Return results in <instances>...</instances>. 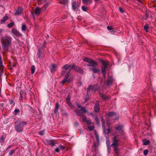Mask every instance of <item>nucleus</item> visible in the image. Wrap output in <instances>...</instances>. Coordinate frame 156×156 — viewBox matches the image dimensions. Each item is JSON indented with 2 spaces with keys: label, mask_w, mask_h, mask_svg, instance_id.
Returning a JSON list of instances; mask_svg holds the SVG:
<instances>
[{
  "label": "nucleus",
  "mask_w": 156,
  "mask_h": 156,
  "mask_svg": "<svg viewBox=\"0 0 156 156\" xmlns=\"http://www.w3.org/2000/svg\"><path fill=\"white\" fill-rule=\"evenodd\" d=\"M149 17V14L147 13H146L144 16L143 17V18L145 20H147Z\"/></svg>",
  "instance_id": "34"
},
{
  "label": "nucleus",
  "mask_w": 156,
  "mask_h": 156,
  "mask_svg": "<svg viewBox=\"0 0 156 156\" xmlns=\"http://www.w3.org/2000/svg\"><path fill=\"white\" fill-rule=\"evenodd\" d=\"M73 70L75 71H78L79 73H83V70L80 67L76 66L75 65L71 66L70 70Z\"/></svg>",
  "instance_id": "5"
},
{
  "label": "nucleus",
  "mask_w": 156,
  "mask_h": 156,
  "mask_svg": "<svg viewBox=\"0 0 156 156\" xmlns=\"http://www.w3.org/2000/svg\"><path fill=\"white\" fill-rule=\"evenodd\" d=\"M107 28L108 30H112V28L108 26L107 27Z\"/></svg>",
  "instance_id": "57"
},
{
  "label": "nucleus",
  "mask_w": 156,
  "mask_h": 156,
  "mask_svg": "<svg viewBox=\"0 0 156 156\" xmlns=\"http://www.w3.org/2000/svg\"><path fill=\"white\" fill-rule=\"evenodd\" d=\"M119 10L121 12H124V11L121 7L119 8Z\"/></svg>",
  "instance_id": "59"
},
{
  "label": "nucleus",
  "mask_w": 156,
  "mask_h": 156,
  "mask_svg": "<svg viewBox=\"0 0 156 156\" xmlns=\"http://www.w3.org/2000/svg\"><path fill=\"white\" fill-rule=\"evenodd\" d=\"M100 70L99 69H97L95 68H93V72L94 73H99Z\"/></svg>",
  "instance_id": "27"
},
{
  "label": "nucleus",
  "mask_w": 156,
  "mask_h": 156,
  "mask_svg": "<svg viewBox=\"0 0 156 156\" xmlns=\"http://www.w3.org/2000/svg\"><path fill=\"white\" fill-rule=\"evenodd\" d=\"M1 140H2V142H4V139H3V137L2 136L1 137Z\"/></svg>",
  "instance_id": "62"
},
{
  "label": "nucleus",
  "mask_w": 156,
  "mask_h": 156,
  "mask_svg": "<svg viewBox=\"0 0 156 156\" xmlns=\"http://www.w3.org/2000/svg\"><path fill=\"white\" fill-rule=\"evenodd\" d=\"M66 101H70V97L69 96V94H68L66 98Z\"/></svg>",
  "instance_id": "46"
},
{
  "label": "nucleus",
  "mask_w": 156,
  "mask_h": 156,
  "mask_svg": "<svg viewBox=\"0 0 156 156\" xmlns=\"http://www.w3.org/2000/svg\"><path fill=\"white\" fill-rule=\"evenodd\" d=\"M115 80L113 77L110 75H108L107 80L106 82V85L108 86H110L112 85V83Z\"/></svg>",
  "instance_id": "6"
},
{
  "label": "nucleus",
  "mask_w": 156,
  "mask_h": 156,
  "mask_svg": "<svg viewBox=\"0 0 156 156\" xmlns=\"http://www.w3.org/2000/svg\"><path fill=\"white\" fill-rule=\"evenodd\" d=\"M59 147H57L55 149V152H58L59 151Z\"/></svg>",
  "instance_id": "52"
},
{
  "label": "nucleus",
  "mask_w": 156,
  "mask_h": 156,
  "mask_svg": "<svg viewBox=\"0 0 156 156\" xmlns=\"http://www.w3.org/2000/svg\"><path fill=\"white\" fill-rule=\"evenodd\" d=\"M41 2L44 5L41 9L42 11L44 12L46 10L48 6L49 3L47 0H41Z\"/></svg>",
  "instance_id": "7"
},
{
  "label": "nucleus",
  "mask_w": 156,
  "mask_h": 156,
  "mask_svg": "<svg viewBox=\"0 0 156 156\" xmlns=\"http://www.w3.org/2000/svg\"><path fill=\"white\" fill-rule=\"evenodd\" d=\"M82 1L83 3H87L90 4L92 2V0H82Z\"/></svg>",
  "instance_id": "26"
},
{
  "label": "nucleus",
  "mask_w": 156,
  "mask_h": 156,
  "mask_svg": "<svg viewBox=\"0 0 156 156\" xmlns=\"http://www.w3.org/2000/svg\"><path fill=\"white\" fill-rule=\"evenodd\" d=\"M70 73V70H69V71H68V72H67L66 75L65 76V78L66 79H67L69 77V74Z\"/></svg>",
  "instance_id": "29"
},
{
  "label": "nucleus",
  "mask_w": 156,
  "mask_h": 156,
  "mask_svg": "<svg viewBox=\"0 0 156 156\" xmlns=\"http://www.w3.org/2000/svg\"><path fill=\"white\" fill-rule=\"evenodd\" d=\"M59 148L60 149L63 150L66 147L64 146H63L61 145L59 146Z\"/></svg>",
  "instance_id": "43"
},
{
  "label": "nucleus",
  "mask_w": 156,
  "mask_h": 156,
  "mask_svg": "<svg viewBox=\"0 0 156 156\" xmlns=\"http://www.w3.org/2000/svg\"><path fill=\"white\" fill-rule=\"evenodd\" d=\"M31 73L33 74L35 72V67L34 66H32L31 67Z\"/></svg>",
  "instance_id": "33"
},
{
  "label": "nucleus",
  "mask_w": 156,
  "mask_h": 156,
  "mask_svg": "<svg viewBox=\"0 0 156 156\" xmlns=\"http://www.w3.org/2000/svg\"><path fill=\"white\" fill-rule=\"evenodd\" d=\"M14 25V22H11L7 24V26L9 28H11L13 27Z\"/></svg>",
  "instance_id": "35"
},
{
  "label": "nucleus",
  "mask_w": 156,
  "mask_h": 156,
  "mask_svg": "<svg viewBox=\"0 0 156 156\" xmlns=\"http://www.w3.org/2000/svg\"><path fill=\"white\" fill-rule=\"evenodd\" d=\"M92 86H91V85H90L88 86V87L87 88V89L88 90H90L91 89H92Z\"/></svg>",
  "instance_id": "58"
},
{
  "label": "nucleus",
  "mask_w": 156,
  "mask_h": 156,
  "mask_svg": "<svg viewBox=\"0 0 156 156\" xmlns=\"http://www.w3.org/2000/svg\"><path fill=\"white\" fill-rule=\"evenodd\" d=\"M56 65L54 64H52L49 66V68L51 70V72H52L55 71V68Z\"/></svg>",
  "instance_id": "17"
},
{
  "label": "nucleus",
  "mask_w": 156,
  "mask_h": 156,
  "mask_svg": "<svg viewBox=\"0 0 156 156\" xmlns=\"http://www.w3.org/2000/svg\"><path fill=\"white\" fill-rule=\"evenodd\" d=\"M82 85V82L81 81H79L78 83V85L81 86Z\"/></svg>",
  "instance_id": "56"
},
{
  "label": "nucleus",
  "mask_w": 156,
  "mask_h": 156,
  "mask_svg": "<svg viewBox=\"0 0 156 156\" xmlns=\"http://www.w3.org/2000/svg\"><path fill=\"white\" fill-rule=\"evenodd\" d=\"M20 122V119H18L17 120H16V121L15 122L16 123H18Z\"/></svg>",
  "instance_id": "64"
},
{
  "label": "nucleus",
  "mask_w": 156,
  "mask_h": 156,
  "mask_svg": "<svg viewBox=\"0 0 156 156\" xmlns=\"http://www.w3.org/2000/svg\"><path fill=\"white\" fill-rule=\"evenodd\" d=\"M42 51L40 48L38 49V52L37 54V58H39L40 57L41 55L42 54Z\"/></svg>",
  "instance_id": "20"
},
{
  "label": "nucleus",
  "mask_w": 156,
  "mask_h": 156,
  "mask_svg": "<svg viewBox=\"0 0 156 156\" xmlns=\"http://www.w3.org/2000/svg\"><path fill=\"white\" fill-rule=\"evenodd\" d=\"M103 129V133L105 134H106L109 133L111 131V130L109 129H106V130L105 129V127L104 129Z\"/></svg>",
  "instance_id": "21"
},
{
  "label": "nucleus",
  "mask_w": 156,
  "mask_h": 156,
  "mask_svg": "<svg viewBox=\"0 0 156 156\" xmlns=\"http://www.w3.org/2000/svg\"><path fill=\"white\" fill-rule=\"evenodd\" d=\"M89 125H90L91 124V122L90 120H87L86 122Z\"/></svg>",
  "instance_id": "50"
},
{
  "label": "nucleus",
  "mask_w": 156,
  "mask_h": 156,
  "mask_svg": "<svg viewBox=\"0 0 156 156\" xmlns=\"http://www.w3.org/2000/svg\"><path fill=\"white\" fill-rule=\"evenodd\" d=\"M116 115L115 113L114 112H110L107 114V115L110 117H112Z\"/></svg>",
  "instance_id": "23"
},
{
  "label": "nucleus",
  "mask_w": 156,
  "mask_h": 156,
  "mask_svg": "<svg viewBox=\"0 0 156 156\" xmlns=\"http://www.w3.org/2000/svg\"><path fill=\"white\" fill-rule=\"evenodd\" d=\"M106 145L107 147L108 146H110V143L109 141L107 139L106 140Z\"/></svg>",
  "instance_id": "44"
},
{
  "label": "nucleus",
  "mask_w": 156,
  "mask_h": 156,
  "mask_svg": "<svg viewBox=\"0 0 156 156\" xmlns=\"http://www.w3.org/2000/svg\"><path fill=\"white\" fill-rule=\"evenodd\" d=\"M11 32L17 37H20L22 35V34L19 31L14 28L12 29Z\"/></svg>",
  "instance_id": "10"
},
{
  "label": "nucleus",
  "mask_w": 156,
  "mask_h": 156,
  "mask_svg": "<svg viewBox=\"0 0 156 156\" xmlns=\"http://www.w3.org/2000/svg\"><path fill=\"white\" fill-rule=\"evenodd\" d=\"M59 108V105L58 103H56L55 105V109L54 111V112L55 113H56L57 112L58 110V109Z\"/></svg>",
  "instance_id": "25"
},
{
  "label": "nucleus",
  "mask_w": 156,
  "mask_h": 156,
  "mask_svg": "<svg viewBox=\"0 0 156 156\" xmlns=\"http://www.w3.org/2000/svg\"><path fill=\"white\" fill-rule=\"evenodd\" d=\"M71 65H69L68 64H66L64 66L62 67V68L66 70H67L70 67L71 68Z\"/></svg>",
  "instance_id": "28"
},
{
  "label": "nucleus",
  "mask_w": 156,
  "mask_h": 156,
  "mask_svg": "<svg viewBox=\"0 0 156 156\" xmlns=\"http://www.w3.org/2000/svg\"><path fill=\"white\" fill-rule=\"evenodd\" d=\"M74 112L76 113V115L80 117H82L83 116V113L80 112V111L78 109H75L74 111Z\"/></svg>",
  "instance_id": "16"
},
{
  "label": "nucleus",
  "mask_w": 156,
  "mask_h": 156,
  "mask_svg": "<svg viewBox=\"0 0 156 156\" xmlns=\"http://www.w3.org/2000/svg\"><path fill=\"white\" fill-rule=\"evenodd\" d=\"M20 112V110L19 109H15L14 110V112L16 113H18Z\"/></svg>",
  "instance_id": "54"
},
{
  "label": "nucleus",
  "mask_w": 156,
  "mask_h": 156,
  "mask_svg": "<svg viewBox=\"0 0 156 156\" xmlns=\"http://www.w3.org/2000/svg\"><path fill=\"white\" fill-rule=\"evenodd\" d=\"M88 99H89V96H88V95L87 94L85 98V101H87L88 100Z\"/></svg>",
  "instance_id": "48"
},
{
  "label": "nucleus",
  "mask_w": 156,
  "mask_h": 156,
  "mask_svg": "<svg viewBox=\"0 0 156 156\" xmlns=\"http://www.w3.org/2000/svg\"><path fill=\"white\" fill-rule=\"evenodd\" d=\"M88 129L90 131L93 130L94 129V127L93 126H89L88 127Z\"/></svg>",
  "instance_id": "38"
},
{
  "label": "nucleus",
  "mask_w": 156,
  "mask_h": 156,
  "mask_svg": "<svg viewBox=\"0 0 156 156\" xmlns=\"http://www.w3.org/2000/svg\"><path fill=\"white\" fill-rule=\"evenodd\" d=\"M82 9L83 11L86 12L87 9V7L83 5L82 7Z\"/></svg>",
  "instance_id": "39"
},
{
  "label": "nucleus",
  "mask_w": 156,
  "mask_h": 156,
  "mask_svg": "<svg viewBox=\"0 0 156 156\" xmlns=\"http://www.w3.org/2000/svg\"><path fill=\"white\" fill-rule=\"evenodd\" d=\"M15 129L19 133L21 132L23 130V127L19 124H16L15 126Z\"/></svg>",
  "instance_id": "12"
},
{
  "label": "nucleus",
  "mask_w": 156,
  "mask_h": 156,
  "mask_svg": "<svg viewBox=\"0 0 156 156\" xmlns=\"http://www.w3.org/2000/svg\"><path fill=\"white\" fill-rule=\"evenodd\" d=\"M99 101H97L94 106V110L95 112H98L100 111Z\"/></svg>",
  "instance_id": "9"
},
{
  "label": "nucleus",
  "mask_w": 156,
  "mask_h": 156,
  "mask_svg": "<svg viewBox=\"0 0 156 156\" xmlns=\"http://www.w3.org/2000/svg\"><path fill=\"white\" fill-rule=\"evenodd\" d=\"M41 11H42L41 8H37L35 9L34 13L36 15H39Z\"/></svg>",
  "instance_id": "18"
},
{
  "label": "nucleus",
  "mask_w": 156,
  "mask_h": 156,
  "mask_svg": "<svg viewBox=\"0 0 156 156\" xmlns=\"http://www.w3.org/2000/svg\"><path fill=\"white\" fill-rule=\"evenodd\" d=\"M39 134L41 135H43L44 134V131H41L39 132Z\"/></svg>",
  "instance_id": "49"
},
{
  "label": "nucleus",
  "mask_w": 156,
  "mask_h": 156,
  "mask_svg": "<svg viewBox=\"0 0 156 156\" xmlns=\"http://www.w3.org/2000/svg\"><path fill=\"white\" fill-rule=\"evenodd\" d=\"M149 26L147 24H146V25L144 26V30L147 32H148V29Z\"/></svg>",
  "instance_id": "30"
},
{
  "label": "nucleus",
  "mask_w": 156,
  "mask_h": 156,
  "mask_svg": "<svg viewBox=\"0 0 156 156\" xmlns=\"http://www.w3.org/2000/svg\"><path fill=\"white\" fill-rule=\"evenodd\" d=\"M113 148L114 149V151L115 153L116 154H117L119 152V150L118 148V147H113Z\"/></svg>",
  "instance_id": "32"
},
{
  "label": "nucleus",
  "mask_w": 156,
  "mask_h": 156,
  "mask_svg": "<svg viewBox=\"0 0 156 156\" xmlns=\"http://www.w3.org/2000/svg\"><path fill=\"white\" fill-rule=\"evenodd\" d=\"M101 120L102 123V127L103 129L105 128V122L104 121V119L103 118H101Z\"/></svg>",
  "instance_id": "36"
},
{
  "label": "nucleus",
  "mask_w": 156,
  "mask_h": 156,
  "mask_svg": "<svg viewBox=\"0 0 156 156\" xmlns=\"http://www.w3.org/2000/svg\"><path fill=\"white\" fill-rule=\"evenodd\" d=\"M8 16H4L2 19L1 20V23H3L6 21L8 19Z\"/></svg>",
  "instance_id": "22"
},
{
  "label": "nucleus",
  "mask_w": 156,
  "mask_h": 156,
  "mask_svg": "<svg viewBox=\"0 0 156 156\" xmlns=\"http://www.w3.org/2000/svg\"><path fill=\"white\" fill-rule=\"evenodd\" d=\"M100 94L101 97L104 100H107L109 99L110 98L109 96L105 95L102 94L100 93Z\"/></svg>",
  "instance_id": "15"
},
{
  "label": "nucleus",
  "mask_w": 156,
  "mask_h": 156,
  "mask_svg": "<svg viewBox=\"0 0 156 156\" xmlns=\"http://www.w3.org/2000/svg\"><path fill=\"white\" fill-rule=\"evenodd\" d=\"M22 8L19 7L15 10L14 14L16 16L19 15L22 13Z\"/></svg>",
  "instance_id": "11"
},
{
  "label": "nucleus",
  "mask_w": 156,
  "mask_h": 156,
  "mask_svg": "<svg viewBox=\"0 0 156 156\" xmlns=\"http://www.w3.org/2000/svg\"><path fill=\"white\" fill-rule=\"evenodd\" d=\"M47 142L48 144L51 145L52 146H54L55 145V143L54 142V141L52 140H47Z\"/></svg>",
  "instance_id": "19"
},
{
  "label": "nucleus",
  "mask_w": 156,
  "mask_h": 156,
  "mask_svg": "<svg viewBox=\"0 0 156 156\" xmlns=\"http://www.w3.org/2000/svg\"><path fill=\"white\" fill-rule=\"evenodd\" d=\"M144 155H147L148 154V151L147 150H145L144 151Z\"/></svg>",
  "instance_id": "45"
},
{
  "label": "nucleus",
  "mask_w": 156,
  "mask_h": 156,
  "mask_svg": "<svg viewBox=\"0 0 156 156\" xmlns=\"http://www.w3.org/2000/svg\"><path fill=\"white\" fill-rule=\"evenodd\" d=\"M15 152V150H11L9 152V155L10 156H12L13 154V153Z\"/></svg>",
  "instance_id": "42"
},
{
  "label": "nucleus",
  "mask_w": 156,
  "mask_h": 156,
  "mask_svg": "<svg viewBox=\"0 0 156 156\" xmlns=\"http://www.w3.org/2000/svg\"><path fill=\"white\" fill-rule=\"evenodd\" d=\"M66 71H63L62 72V75H63L65 73H66Z\"/></svg>",
  "instance_id": "61"
},
{
  "label": "nucleus",
  "mask_w": 156,
  "mask_h": 156,
  "mask_svg": "<svg viewBox=\"0 0 156 156\" xmlns=\"http://www.w3.org/2000/svg\"><path fill=\"white\" fill-rule=\"evenodd\" d=\"M85 61L88 62L87 65L88 66H91L93 67H96L97 65V62L87 58H85L83 59Z\"/></svg>",
  "instance_id": "3"
},
{
  "label": "nucleus",
  "mask_w": 156,
  "mask_h": 156,
  "mask_svg": "<svg viewBox=\"0 0 156 156\" xmlns=\"http://www.w3.org/2000/svg\"><path fill=\"white\" fill-rule=\"evenodd\" d=\"M119 140L117 138L116 136H114L112 139L113 143L111 144V146L113 147H118L119 146Z\"/></svg>",
  "instance_id": "4"
},
{
  "label": "nucleus",
  "mask_w": 156,
  "mask_h": 156,
  "mask_svg": "<svg viewBox=\"0 0 156 156\" xmlns=\"http://www.w3.org/2000/svg\"><path fill=\"white\" fill-rule=\"evenodd\" d=\"M27 123V122L23 121L21 122L19 124L23 127L25 125H26Z\"/></svg>",
  "instance_id": "31"
},
{
  "label": "nucleus",
  "mask_w": 156,
  "mask_h": 156,
  "mask_svg": "<svg viewBox=\"0 0 156 156\" xmlns=\"http://www.w3.org/2000/svg\"><path fill=\"white\" fill-rule=\"evenodd\" d=\"M95 120L97 123L98 124L99 122V120L97 116L95 117Z\"/></svg>",
  "instance_id": "47"
},
{
  "label": "nucleus",
  "mask_w": 156,
  "mask_h": 156,
  "mask_svg": "<svg viewBox=\"0 0 156 156\" xmlns=\"http://www.w3.org/2000/svg\"><path fill=\"white\" fill-rule=\"evenodd\" d=\"M143 144L145 145H147L150 143V141L149 140H143Z\"/></svg>",
  "instance_id": "24"
},
{
  "label": "nucleus",
  "mask_w": 156,
  "mask_h": 156,
  "mask_svg": "<svg viewBox=\"0 0 156 156\" xmlns=\"http://www.w3.org/2000/svg\"><path fill=\"white\" fill-rule=\"evenodd\" d=\"M27 27L25 25H23L22 27V30L23 31L26 30Z\"/></svg>",
  "instance_id": "41"
},
{
  "label": "nucleus",
  "mask_w": 156,
  "mask_h": 156,
  "mask_svg": "<svg viewBox=\"0 0 156 156\" xmlns=\"http://www.w3.org/2000/svg\"><path fill=\"white\" fill-rule=\"evenodd\" d=\"M60 2L61 3L63 4L65 2V1L64 0H60Z\"/></svg>",
  "instance_id": "60"
},
{
  "label": "nucleus",
  "mask_w": 156,
  "mask_h": 156,
  "mask_svg": "<svg viewBox=\"0 0 156 156\" xmlns=\"http://www.w3.org/2000/svg\"><path fill=\"white\" fill-rule=\"evenodd\" d=\"M67 79H66L65 78H64V80H63L62 83L63 84L66 81H67Z\"/></svg>",
  "instance_id": "51"
},
{
  "label": "nucleus",
  "mask_w": 156,
  "mask_h": 156,
  "mask_svg": "<svg viewBox=\"0 0 156 156\" xmlns=\"http://www.w3.org/2000/svg\"><path fill=\"white\" fill-rule=\"evenodd\" d=\"M101 62L103 65V66L101 67V73L103 75V77L105 78L106 74V70L108 68L109 62L107 60H101Z\"/></svg>",
  "instance_id": "2"
},
{
  "label": "nucleus",
  "mask_w": 156,
  "mask_h": 156,
  "mask_svg": "<svg viewBox=\"0 0 156 156\" xmlns=\"http://www.w3.org/2000/svg\"><path fill=\"white\" fill-rule=\"evenodd\" d=\"M107 147L108 152L109 153H110V151L111 147L110 146H108Z\"/></svg>",
  "instance_id": "55"
},
{
  "label": "nucleus",
  "mask_w": 156,
  "mask_h": 156,
  "mask_svg": "<svg viewBox=\"0 0 156 156\" xmlns=\"http://www.w3.org/2000/svg\"><path fill=\"white\" fill-rule=\"evenodd\" d=\"M79 6L78 4L76 2H73L72 4V8L74 11L76 10V9H78Z\"/></svg>",
  "instance_id": "13"
},
{
  "label": "nucleus",
  "mask_w": 156,
  "mask_h": 156,
  "mask_svg": "<svg viewBox=\"0 0 156 156\" xmlns=\"http://www.w3.org/2000/svg\"><path fill=\"white\" fill-rule=\"evenodd\" d=\"M78 125H79V123L78 122H75V126H78Z\"/></svg>",
  "instance_id": "63"
},
{
  "label": "nucleus",
  "mask_w": 156,
  "mask_h": 156,
  "mask_svg": "<svg viewBox=\"0 0 156 156\" xmlns=\"http://www.w3.org/2000/svg\"><path fill=\"white\" fill-rule=\"evenodd\" d=\"M23 92L22 91H21L20 92V100H22L23 98Z\"/></svg>",
  "instance_id": "37"
},
{
  "label": "nucleus",
  "mask_w": 156,
  "mask_h": 156,
  "mask_svg": "<svg viewBox=\"0 0 156 156\" xmlns=\"http://www.w3.org/2000/svg\"><path fill=\"white\" fill-rule=\"evenodd\" d=\"M82 117H83V118H82L83 121L84 122H86V121H87V120H86V119H87L86 117V116H84V115H83V116H82Z\"/></svg>",
  "instance_id": "40"
},
{
  "label": "nucleus",
  "mask_w": 156,
  "mask_h": 156,
  "mask_svg": "<svg viewBox=\"0 0 156 156\" xmlns=\"http://www.w3.org/2000/svg\"><path fill=\"white\" fill-rule=\"evenodd\" d=\"M46 43H47L46 41H44V42L43 45H42V47H45Z\"/></svg>",
  "instance_id": "53"
},
{
  "label": "nucleus",
  "mask_w": 156,
  "mask_h": 156,
  "mask_svg": "<svg viewBox=\"0 0 156 156\" xmlns=\"http://www.w3.org/2000/svg\"><path fill=\"white\" fill-rule=\"evenodd\" d=\"M77 107L78 108H81V110L83 112V113H85L87 112L88 113L89 115H91L93 116H94V115L92 113H89L88 111L86 109H85L83 107L81 106L80 105L77 104Z\"/></svg>",
  "instance_id": "8"
},
{
  "label": "nucleus",
  "mask_w": 156,
  "mask_h": 156,
  "mask_svg": "<svg viewBox=\"0 0 156 156\" xmlns=\"http://www.w3.org/2000/svg\"><path fill=\"white\" fill-rule=\"evenodd\" d=\"M12 37L9 35H5L1 37V42L4 51L8 52L9 51V46L12 45Z\"/></svg>",
  "instance_id": "1"
},
{
  "label": "nucleus",
  "mask_w": 156,
  "mask_h": 156,
  "mask_svg": "<svg viewBox=\"0 0 156 156\" xmlns=\"http://www.w3.org/2000/svg\"><path fill=\"white\" fill-rule=\"evenodd\" d=\"M123 126L121 125H119L116 128V129L119 131V133L122 134L124 133V131L122 129Z\"/></svg>",
  "instance_id": "14"
}]
</instances>
